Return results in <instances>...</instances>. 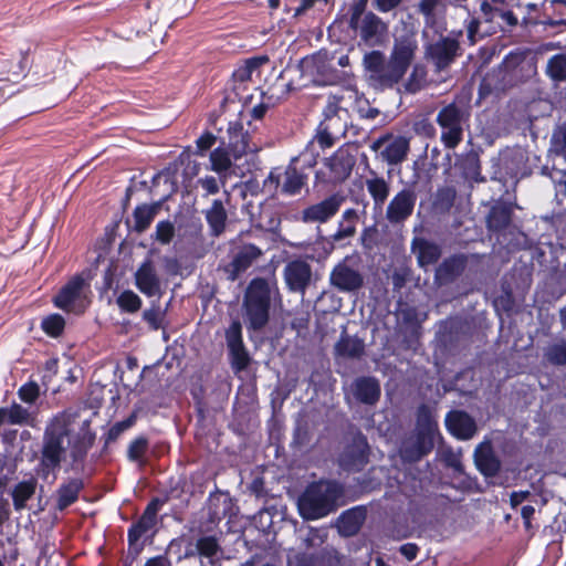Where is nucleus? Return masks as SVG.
I'll use <instances>...</instances> for the list:
<instances>
[{
    "label": "nucleus",
    "instance_id": "36",
    "mask_svg": "<svg viewBox=\"0 0 566 566\" xmlns=\"http://www.w3.org/2000/svg\"><path fill=\"white\" fill-rule=\"evenodd\" d=\"M364 343L350 336H343L335 346L336 353L339 356L347 358H358L364 354Z\"/></svg>",
    "mask_w": 566,
    "mask_h": 566
},
{
    "label": "nucleus",
    "instance_id": "20",
    "mask_svg": "<svg viewBox=\"0 0 566 566\" xmlns=\"http://www.w3.org/2000/svg\"><path fill=\"white\" fill-rule=\"evenodd\" d=\"M261 250L253 245H243L234 255L231 263L226 268L228 279L234 281L238 276L248 270L252 263L261 255Z\"/></svg>",
    "mask_w": 566,
    "mask_h": 566
},
{
    "label": "nucleus",
    "instance_id": "41",
    "mask_svg": "<svg viewBox=\"0 0 566 566\" xmlns=\"http://www.w3.org/2000/svg\"><path fill=\"white\" fill-rule=\"evenodd\" d=\"M512 210L506 205L494 206L488 217V226L492 230H501L511 222Z\"/></svg>",
    "mask_w": 566,
    "mask_h": 566
},
{
    "label": "nucleus",
    "instance_id": "30",
    "mask_svg": "<svg viewBox=\"0 0 566 566\" xmlns=\"http://www.w3.org/2000/svg\"><path fill=\"white\" fill-rule=\"evenodd\" d=\"M368 193L374 200L376 208H381L388 199L390 187L382 177L368 178L365 181Z\"/></svg>",
    "mask_w": 566,
    "mask_h": 566
},
{
    "label": "nucleus",
    "instance_id": "56",
    "mask_svg": "<svg viewBox=\"0 0 566 566\" xmlns=\"http://www.w3.org/2000/svg\"><path fill=\"white\" fill-rule=\"evenodd\" d=\"M226 340H227L228 347L243 344L242 326L239 321H234L231 323V325L229 326V328L226 332Z\"/></svg>",
    "mask_w": 566,
    "mask_h": 566
},
{
    "label": "nucleus",
    "instance_id": "10",
    "mask_svg": "<svg viewBox=\"0 0 566 566\" xmlns=\"http://www.w3.org/2000/svg\"><path fill=\"white\" fill-rule=\"evenodd\" d=\"M350 28L358 33L361 41L370 46L382 44L388 35L387 23L371 11L365 13L360 21Z\"/></svg>",
    "mask_w": 566,
    "mask_h": 566
},
{
    "label": "nucleus",
    "instance_id": "38",
    "mask_svg": "<svg viewBox=\"0 0 566 566\" xmlns=\"http://www.w3.org/2000/svg\"><path fill=\"white\" fill-rule=\"evenodd\" d=\"M464 269V260L460 256H452L444 260L437 269V277L441 281H450L459 275Z\"/></svg>",
    "mask_w": 566,
    "mask_h": 566
},
{
    "label": "nucleus",
    "instance_id": "62",
    "mask_svg": "<svg viewBox=\"0 0 566 566\" xmlns=\"http://www.w3.org/2000/svg\"><path fill=\"white\" fill-rule=\"evenodd\" d=\"M135 420L136 416L133 413L127 419L117 422L111 428L109 436L114 438L118 437L122 432L130 428L135 423Z\"/></svg>",
    "mask_w": 566,
    "mask_h": 566
},
{
    "label": "nucleus",
    "instance_id": "24",
    "mask_svg": "<svg viewBox=\"0 0 566 566\" xmlns=\"http://www.w3.org/2000/svg\"><path fill=\"white\" fill-rule=\"evenodd\" d=\"M412 252L416 254L421 268L434 264L441 256L440 248L424 239H416L413 241Z\"/></svg>",
    "mask_w": 566,
    "mask_h": 566
},
{
    "label": "nucleus",
    "instance_id": "57",
    "mask_svg": "<svg viewBox=\"0 0 566 566\" xmlns=\"http://www.w3.org/2000/svg\"><path fill=\"white\" fill-rule=\"evenodd\" d=\"M368 0H354L352 7H350V19H349V25L353 27L354 24H357L358 21L364 17L366 12Z\"/></svg>",
    "mask_w": 566,
    "mask_h": 566
},
{
    "label": "nucleus",
    "instance_id": "58",
    "mask_svg": "<svg viewBox=\"0 0 566 566\" xmlns=\"http://www.w3.org/2000/svg\"><path fill=\"white\" fill-rule=\"evenodd\" d=\"M143 316L153 329H158L161 326L164 315L159 307L146 310Z\"/></svg>",
    "mask_w": 566,
    "mask_h": 566
},
{
    "label": "nucleus",
    "instance_id": "55",
    "mask_svg": "<svg viewBox=\"0 0 566 566\" xmlns=\"http://www.w3.org/2000/svg\"><path fill=\"white\" fill-rule=\"evenodd\" d=\"M148 441L146 438L139 437L132 441L128 447V458L133 461H139L147 451Z\"/></svg>",
    "mask_w": 566,
    "mask_h": 566
},
{
    "label": "nucleus",
    "instance_id": "49",
    "mask_svg": "<svg viewBox=\"0 0 566 566\" xmlns=\"http://www.w3.org/2000/svg\"><path fill=\"white\" fill-rule=\"evenodd\" d=\"M117 304L123 311L134 313L140 308L142 300L135 292L127 290L117 297Z\"/></svg>",
    "mask_w": 566,
    "mask_h": 566
},
{
    "label": "nucleus",
    "instance_id": "11",
    "mask_svg": "<svg viewBox=\"0 0 566 566\" xmlns=\"http://www.w3.org/2000/svg\"><path fill=\"white\" fill-rule=\"evenodd\" d=\"M371 150L379 151L382 160L389 165L402 163L409 151V140L406 137L384 136L373 142Z\"/></svg>",
    "mask_w": 566,
    "mask_h": 566
},
{
    "label": "nucleus",
    "instance_id": "42",
    "mask_svg": "<svg viewBox=\"0 0 566 566\" xmlns=\"http://www.w3.org/2000/svg\"><path fill=\"white\" fill-rule=\"evenodd\" d=\"M427 83V71L422 65H415L408 80L403 84L405 91L408 93H417L424 87Z\"/></svg>",
    "mask_w": 566,
    "mask_h": 566
},
{
    "label": "nucleus",
    "instance_id": "34",
    "mask_svg": "<svg viewBox=\"0 0 566 566\" xmlns=\"http://www.w3.org/2000/svg\"><path fill=\"white\" fill-rule=\"evenodd\" d=\"M36 481L31 479L29 481L19 482L12 491L13 506L17 511L25 507V503L35 493Z\"/></svg>",
    "mask_w": 566,
    "mask_h": 566
},
{
    "label": "nucleus",
    "instance_id": "43",
    "mask_svg": "<svg viewBox=\"0 0 566 566\" xmlns=\"http://www.w3.org/2000/svg\"><path fill=\"white\" fill-rule=\"evenodd\" d=\"M417 431L437 432V421L434 420L430 408L426 405L420 406L418 409Z\"/></svg>",
    "mask_w": 566,
    "mask_h": 566
},
{
    "label": "nucleus",
    "instance_id": "37",
    "mask_svg": "<svg viewBox=\"0 0 566 566\" xmlns=\"http://www.w3.org/2000/svg\"><path fill=\"white\" fill-rule=\"evenodd\" d=\"M230 134V144L233 147L237 156L245 154L248 151H255L256 147L250 145L248 134L242 133V127L238 125H230L229 127Z\"/></svg>",
    "mask_w": 566,
    "mask_h": 566
},
{
    "label": "nucleus",
    "instance_id": "13",
    "mask_svg": "<svg viewBox=\"0 0 566 566\" xmlns=\"http://www.w3.org/2000/svg\"><path fill=\"white\" fill-rule=\"evenodd\" d=\"M416 201L417 195L412 189L406 188L397 192L387 207V220L392 224L406 221L412 214Z\"/></svg>",
    "mask_w": 566,
    "mask_h": 566
},
{
    "label": "nucleus",
    "instance_id": "21",
    "mask_svg": "<svg viewBox=\"0 0 566 566\" xmlns=\"http://www.w3.org/2000/svg\"><path fill=\"white\" fill-rule=\"evenodd\" d=\"M380 384L374 377H359L352 384L354 398L365 405H375L380 398Z\"/></svg>",
    "mask_w": 566,
    "mask_h": 566
},
{
    "label": "nucleus",
    "instance_id": "19",
    "mask_svg": "<svg viewBox=\"0 0 566 566\" xmlns=\"http://www.w3.org/2000/svg\"><path fill=\"white\" fill-rule=\"evenodd\" d=\"M446 426L454 437L462 440L471 439L476 432L473 418L460 410L450 411L447 415Z\"/></svg>",
    "mask_w": 566,
    "mask_h": 566
},
{
    "label": "nucleus",
    "instance_id": "15",
    "mask_svg": "<svg viewBox=\"0 0 566 566\" xmlns=\"http://www.w3.org/2000/svg\"><path fill=\"white\" fill-rule=\"evenodd\" d=\"M283 274L290 291L304 294L312 280V268L304 260H294L285 265Z\"/></svg>",
    "mask_w": 566,
    "mask_h": 566
},
{
    "label": "nucleus",
    "instance_id": "9",
    "mask_svg": "<svg viewBox=\"0 0 566 566\" xmlns=\"http://www.w3.org/2000/svg\"><path fill=\"white\" fill-rule=\"evenodd\" d=\"M364 275L359 263L354 256H346L337 263L331 274V285L343 293H355L364 286Z\"/></svg>",
    "mask_w": 566,
    "mask_h": 566
},
{
    "label": "nucleus",
    "instance_id": "5",
    "mask_svg": "<svg viewBox=\"0 0 566 566\" xmlns=\"http://www.w3.org/2000/svg\"><path fill=\"white\" fill-rule=\"evenodd\" d=\"M271 289L266 280L253 279L243 295V318L249 329L261 331L270 319Z\"/></svg>",
    "mask_w": 566,
    "mask_h": 566
},
{
    "label": "nucleus",
    "instance_id": "33",
    "mask_svg": "<svg viewBox=\"0 0 566 566\" xmlns=\"http://www.w3.org/2000/svg\"><path fill=\"white\" fill-rule=\"evenodd\" d=\"M81 489L82 482L80 480H71L69 483L63 484L57 491V510L63 511L74 503L78 497Z\"/></svg>",
    "mask_w": 566,
    "mask_h": 566
},
{
    "label": "nucleus",
    "instance_id": "22",
    "mask_svg": "<svg viewBox=\"0 0 566 566\" xmlns=\"http://www.w3.org/2000/svg\"><path fill=\"white\" fill-rule=\"evenodd\" d=\"M84 280L80 276L73 277L54 297L57 307L65 311L75 310L76 303L82 298Z\"/></svg>",
    "mask_w": 566,
    "mask_h": 566
},
{
    "label": "nucleus",
    "instance_id": "35",
    "mask_svg": "<svg viewBox=\"0 0 566 566\" xmlns=\"http://www.w3.org/2000/svg\"><path fill=\"white\" fill-rule=\"evenodd\" d=\"M158 210H159L158 203L138 206L134 210V220H135L134 229L139 233L144 232L150 226L153 220L155 219Z\"/></svg>",
    "mask_w": 566,
    "mask_h": 566
},
{
    "label": "nucleus",
    "instance_id": "48",
    "mask_svg": "<svg viewBox=\"0 0 566 566\" xmlns=\"http://www.w3.org/2000/svg\"><path fill=\"white\" fill-rule=\"evenodd\" d=\"M463 174L467 179L482 182L484 178L481 176L480 161L476 155L470 154L467 156L463 164Z\"/></svg>",
    "mask_w": 566,
    "mask_h": 566
},
{
    "label": "nucleus",
    "instance_id": "39",
    "mask_svg": "<svg viewBox=\"0 0 566 566\" xmlns=\"http://www.w3.org/2000/svg\"><path fill=\"white\" fill-rule=\"evenodd\" d=\"M305 184V176L296 167L289 166L284 174L282 191L289 196L298 193Z\"/></svg>",
    "mask_w": 566,
    "mask_h": 566
},
{
    "label": "nucleus",
    "instance_id": "52",
    "mask_svg": "<svg viewBox=\"0 0 566 566\" xmlns=\"http://www.w3.org/2000/svg\"><path fill=\"white\" fill-rule=\"evenodd\" d=\"M65 322L60 314H52L42 321L43 331L53 337L59 336L64 328Z\"/></svg>",
    "mask_w": 566,
    "mask_h": 566
},
{
    "label": "nucleus",
    "instance_id": "3",
    "mask_svg": "<svg viewBox=\"0 0 566 566\" xmlns=\"http://www.w3.org/2000/svg\"><path fill=\"white\" fill-rule=\"evenodd\" d=\"M339 67L349 66L348 55L336 56L327 51L304 57L300 63L302 76L316 85H334L339 83L345 72Z\"/></svg>",
    "mask_w": 566,
    "mask_h": 566
},
{
    "label": "nucleus",
    "instance_id": "63",
    "mask_svg": "<svg viewBox=\"0 0 566 566\" xmlns=\"http://www.w3.org/2000/svg\"><path fill=\"white\" fill-rule=\"evenodd\" d=\"M402 0H374L373 6L379 12L386 13L400 6Z\"/></svg>",
    "mask_w": 566,
    "mask_h": 566
},
{
    "label": "nucleus",
    "instance_id": "59",
    "mask_svg": "<svg viewBox=\"0 0 566 566\" xmlns=\"http://www.w3.org/2000/svg\"><path fill=\"white\" fill-rule=\"evenodd\" d=\"M480 24L481 21L479 19L472 18L465 25L467 38L470 45H474L478 42V39L482 36L480 33Z\"/></svg>",
    "mask_w": 566,
    "mask_h": 566
},
{
    "label": "nucleus",
    "instance_id": "1",
    "mask_svg": "<svg viewBox=\"0 0 566 566\" xmlns=\"http://www.w3.org/2000/svg\"><path fill=\"white\" fill-rule=\"evenodd\" d=\"M91 420L78 412L66 410L53 417L45 426L39 463L35 472L44 481H55L63 463L77 469L95 442Z\"/></svg>",
    "mask_w": 566,
    "mask_h": 566
},
{
    "label": "nucleus",
    "instance_id": "64",
    "mask_svg": "<svg viewBox=\"0 0 566 566\" xmlns=\"http://www.w3.org/2000/svg\"><path fill=\"white\" fill-rule=\"evenodd\" d=\"M144 566H172V563L167 555H158L148 558Z\"/></svg>",
    "mask_w": 566,
    "mask_h": 566
},
{
    "label": "nucleus",
    "instance_id": "18",
    "mask_svg": "<svg viewBox=\"0 0 566 566\" xmlns=\"http://www.w3.org/2000/svg\"><path fill=\"white\" fill-rule=\"evenodd\" d=\"M482 20L490 24L486 32H495L504 27H514L517 24V18L505 7H490L488 3H481Z\"/></svg>",
    "mask_w": 566,
    "mask_h": 566
},
{
    "label": "nucleus",
    "instance_id": "60",
    "mask_svg": "<svg viewBox=\"0 0 566 566\" xmlns=\"http://www.w3.org/2000/svg\"><path fill=\"white\" fill-rule=\"evenodd\" d=\"M327 0H302L301 4L295 9V15L303 14L311 9L324 10Z\"/></svg>",
    "mask_w": 566,
    "mask_h": 566
},
{
    "label": "nucleus",
    "instance_id": "40",
    "mask_svg": "<svg viewBox=\"0 0 566 566\" xmlns=\"http://www.w3.org/2000/svg\"><path fill=\"white\" fill-rule=\"evenodd\" d=\"M543 356L546 361L554 366L566 365V339L562 338L548 344Z\"/></svg>",
    "mask_w": 566,
    "mask_h": 566
},
{
    "label": "nucleus",
    "instance_id": "16",
    "mask_svg": "<svg viewBox=\"0 0 566 566\" xmlns=\"http://www.w3.org/2000/svg\"><path fill=\"white\" fill-rule=\"evenodd\" d=\"M344 202L340 195H332L323 201L312 205L302 212L304 222H326L334 217Z\"/></svg>",
    "mask_w": 566,
    "mask_h": 566
},
{
    "label": "nucleus",
    "instance_id": "6",
    "mask_svg": "<svg viewBox=\"0 0 566 566\" xmlns=\"http://www.w3.org/2000/svg\"><path fill=\"white\" fill-rule=\"evenodd\" d=\"M343 97L332 95L327 99L324 109V119L318 127L315 136L316 142L322 148L332 147L335 142L345 136L348 127V111L343 105Z\"/></svg>",
    "mask_w": 566,
    "mask_h": 566
},
{
    "label": "nucleus",
    "instance_id": "26",
    "mask_svg": "<svg viewBox=\"0 0 566 566\" xmlns=\"http://www.w3.org/2000/svg\"><path fill=\"white\" fill-rule=\"evenodd\" d=\"M355 165V159L347 150H337L328 160V166L338 180L346 179Z\"/></svg>",
    "mask_w": 566,
    "mask_h": 566
},
{
    "label": "nucleus",
    "instance_id": "50",
    "mask_svg": "<svg viewBox=\"0 0 566 566\" xmlns=\"http://www.w3.org/2000/svg\"><path fill=\"white\" fill-rule=\"evenodd\" d=\"M228 348H229L231 359H232V361H231L232 367L237 371H241V370L245 369L250 363V357L244 347V344L228 347Z\"/></svg>",
    "mask_w": 566,
    "mask_h": 566
},
{
    "label": "nucleus",
    "instance_id": "29",
    "mask_svg": "<svg viewBox=\"0 0 566 566\" xmlns=\"http://www.w3.org/2000/svg\"><path fill=\"white\" fill-rule=\"evenodd\" d=\"M436 433L434 431H429V432H426V431H417V442H416V448L415 450L412 451H408L406 448L402 450L405 457L408 459V460H418L420 459L421 457H423L424 454L429 453L433 446H434V437H436Z\"/></svg>",
    "mask_w": 566,
    "mask_h": 566
},
{
    "label": "nucleus",
    "instance_id": "61",
    "mask_svg": "<svg viewBox=\"0 0 566 566\" xmlns=\"http://www.w3.org/2000/svg\"><path fill=\"white\" fill-rule=\"evenodd\" d=\"M326 537V532L322 530H310L306 538L305 544L307 547H316L324 543V539Z\"/></svg>",
    "mask_w": 566,
    "mask_h": 566
},
{
    "label": "nucleus",
    "instance_id": "23",
    "mask_svg": "<svg viewBox=\"0 0 566 566\" xmlns=\"http://www.w3.org/2000/svg\"><path fill=\"white\" fill-rule=\"evenodd\" d=\"M474 461L478 469L486 476H494L501 468L490 442L479 444L474 451Z\"/></svg>",
    "mask_w": 566,
    "mask_h": 566
},
{
    "label": "nucleus",
    "instance_id": "53",
    "mask_svg": "<svg viewBox=\"0 0 566 566\" xmlns=\"http://www.w3.org/2000/svg\"><path fill=\"white\" fill-rule=\"evenodd\" d=\"M265 62V59H250L245 61L244 65L240 66L233 73L235 80L245 82L251 80L253 72L258 71L259 66Z\"/></svg>",
    "mask_w": 566,
    "mask_h": 566
},
{
    "label": "nucleus",
    "instance_id": "8",
    "mask_svg": "<svg viewBox=\"0 0 566 566\" xmlns=\"http://www.w3.org/2000/svg\"><path fill=\"white\" fill-rule=\"evenodd\" d=\"M460 36L462 31H452L448 35H440L424 46V56L434 65L437 71H444L461 55Z\"/></svg>",
    "mask_w": 566,
    "mask_h": 566
},
{
    "label": "nucleus",
    "instance_id": "4",
    "mask_svg": "<svg viewBox=\"0 0 566 566\" xmlns=\"http://www.w3.org/2000/svg\"><path fill=\"white\" fill-rule=\"evenodd\" d=\"M340 488L328 481H319L307 486L298 499V511L305 520H318L336 509Z\"/></svg>",
    "mask_w": 566,
    "mask_h": 566
},
{
    "label": "nucleus",
    "instance_id": "54",
    "mask_svg": "<svg viewBox=\"0 0 566 566\" xmlns=\"http://www.w3.org/2000/svg\"><path fill=\"white\" fill-rule=\"evenodd\" d=\"M18 396L25 403H34L40 396V387L35 381H29L20 387Z\"/></svg>",
    "mask_w": 566,
    "mask_h": 566
},
{
    "label": "nucleus",
    "instance_id": "32",
    "mask_svg": "<svg viewBox=\"0 0 566 566\" xmlns=\"http://www.w3.org/2000/svg\"><path fill=\"white\" fill-rule=\"evenodd\" d=\"M196 548L200 556L210 559L211 566H221L217 557L221 553V547L214 536H203L197 541Z\"/></svg>",
    "mask_w": 566,
    "mask_h": 566
},
{
    "label": "nucleus",
    "instance_id": "12",
    "mask_svg": "<svg viewBox=\"0 0 566 566\" xmlns=\"http://www.w3.org/2000/svg\"><path fill=\"white\" fill-rule=\"evenodd\" d=\"M416 9L423 17V36H427V30L439 32L444 29L447 0H418Z\"/></svg>",
    "mask_w": 566,
    "mask_h": 566
},
{
    "label": "nucleus",
    "instance_id": "45",
    "mask_svg": "<svg viewBox=\"0 0 566 566\" xmlns=\"http://www.w3.org/2000/svg\"><path fill=\"white\" fill-rule=\"evenodd\" d=\"M176 235V228L175 224L169 221H159L156 224L155 233L153 234V238L155 241L159 242L160 244H169L172 239Z\"/></svg>",
    "mask_w": 566,
    "mask_h": 566
},
{
    "label": "nucleus",
    "instance_id": "25",
    "mask_svg": "<svg viewBox=\"0 0 566 566\" xmlns=\"http://www.w3.org/2000/svg\"><path fill=\"white\" fill-rule=\"evenodd\" d=\"M300 566H342L343 558L333 548H324L318 555L302 554Z\"/></svg>",
    "mask_w": 566,
    "mask_h": 566
},
{
    "label": "nucleus",
    "instance_id": "31",
    "mask_svg": "<svg viewBox=\"0 0 566 566\" xmlns=\"http://www.w3.org/2000/svg\"><path fill=\"white\" fill-rule=\"evenodd\" d=\"M359 216L357 210L347 209L343 212L342 219L338 224V230L334 234L335 241H342L354 237L356 233V226L358 223Z\"/></svg>",
    "mask_w": 566,
    "mask_h": 566
},
{
    "label": "nucleus",
    "instance_id": "44",
    "mask_svg": "<svg viewBox=\"0 0 566 566\" xmlns=\"http://www.w3.org/2000/svg\"><path fill=\"white\" fill-rule=\"evenodd\" d=\"M354 448H355V457L352 460H348L347 455L344 454L342 457V463L344 465L358 469L359 467L365 464L367 461V455L365 452V450L367 448V443H366L365 439H363V438L357 439L355 441Z\"/></svg>",
    "mask_w": 566,
    "mask_h": 566
},
{
    "label": "nucleus",
    "instance_id": "14",
    "mask_svg": "<svg viewBox=\"0 0 566 566\" xmlns=\"http://www.w3.org/2000/svg\"><path fill=\"white\" fill-rule=\"evenodd\" d=\"M158 501L150 502L136 524L128 530V542L130 549L138 555L143 545L138 541L150 532L157 522Z\"/></svg>",
    "mask_w": 566,
    "mask_h": 566
},
{
    "label": "nucleus",
    "instance_id": "27",
    "mask_svg": "<svg viewBox=\"0 0 566 566\" xmlns=\"http://www.w3.org/2000/svg\"><path fill=\"white\" fill-rule=\"evenodd\" d=\"M366 513L363 509L356 507L343 513L338 520L339 533L345 536L356 534L364 523Z\"/></svg>",
    "mask_w": 566,
    "mask_h": 566
},
{
    "label": "nucleus",
    "instance_id": "51",
    "mask_svg": "<svg viewBox=\"0 0 566 566\" xmlns=\"http://www.w3.org/2000/svg\"><path fill=\"white\" fill-rule=\"evenodd\" d=\"M9 413V423L10 424H28L31 419V412L29 409L22 407L19 403H12L7 408Z\"/></svg>",
    "mask_w": 566,
    "mask_h": 566
},
{
    "label": "nucleus",
    "instance_id": "28",
    "mask_svg": "<svg viewBox=\"0 0 566 566\" xmlns=\"http://www.w3.org/2000/svg\"><path fill=\"white\" fill-rule=\"evenodd\" d=\"M206 219L212 235L218 237L224 231L227 212L220 200H214L212 202L210 209L206 211Z\"/></svg>",
    "mask_w": 566,
    "mask_h": 566
},
{
    "label": "nucleus",
    "instance_id": "47",
    "mask_svg": "<svg viewBox=\"0 0 566 566\" xmlns=\"http://www.w3.org/2000/svg\"><path fill=\"white\" fill-rule=\"evenodd\" d=\"M547 73L557 81L566 80V55L558 54L553 56L547 64Z\"/></svg>",
    "mask_w": 566,
    "mask_h": 566
},
{
    "label": "nucleus",
    "instance_id": "2",
    "mask_svg": "<svg viewBox=\"0 0 566 566\" xmlns=\"http://www.w3.org/2000/svg\"><path fill=\"white\" fill-rule=\"evenodd\" d=\"M417 51L416 34L407 32L395 38L388 60L380 51L366 53L363 65L367 72L369 84L379 90L392 88L405 76Z\"/></svg>",
    "mask_w": 566,
    "mask_h": 566
},
{
    "label": "nucleus",
    "instance_id": "7",
    "mask_svg": "<svg viewBox=\"0 0 566 566\" xmlns=\"http://www.w3.org/2000/svg\"><path fill=\"white\" fill-rule=\"evenodd\" d=\"M436 120L441 129V143L446 148L454 149L462 142L463 133L469 127L470 111L467 106L452 102L439 111Z\"/></svg>",
    "mask_w": 566,
    "mask_h": 566
},
{
    "label": "nucleus",
    "instance_id": "17",
    "mask_svg": "<svg viewBox=\"0 0 566 566\" xmlns=\"http://www.w3.org/2000/svg\"><path fill=\"white\" fill-rule=\"evenodd\" d=\"M135 284L145 295L151 297L160 294L161 281L151 260H146L135 273Z\"/></svg>",
    "mask_w": 566,
    "mask_h": 566
},
{
    "label": "nucleus",
    "instance_id": "46",
    "mask_svg": "<svg viewBox=\"0 0 566 566\" xmlns=\"http://www.w3.org/2000/svg\"><path fill=\"white\" fill-rule=\"evenodd\" d=\"M210 161L211 169L219 174L227 171L232 165L229 153L222 148H216L211 151Z\"/></svg>",
    "mask_w": 566,
    "mask_h": 566
}]
</instances>
